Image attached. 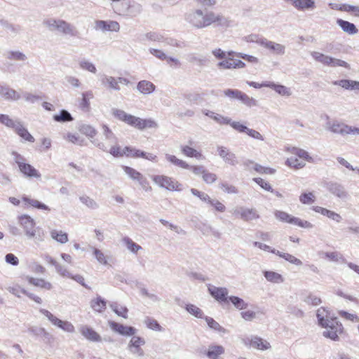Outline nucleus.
Masks as SVG:
<instances>
[{
    "label": "nucleus",
    "mask_w": 359,
    "mask_h": 359,
    "mask_svg": "<svg viewBox=\"0 0 359 359\" xmlns=\"http://www.w3.org/2000/svg\"><path fill=\"white\" fill-rule=\"evenodd\" d=\"M187 21L194 27L202 29L217 23V25L229 26V21L222 15L212 11L196 9L190 13L187 17Z\"/></svg>",
    "instance_id": "obj_1"
},
{
    "label": "nucleus",
    "mask_w": 359,
    "mask_h": 359,
    "mask_svg": "<svg viewBox=\"0 0 359 359\" xmlns=\"http://www.w3.org/2000/svg\"><path fill=\"white\" fill-rule=\"evenodd\" d=\"M20 224L24 229L25 236L28 239H32L39 245L44 241L45 233L41 228H35V222L28 215H22L19 217Z\"/></svg>",
    "instance_id": "obj_2"
},
{
    "label": "nucleus",
    "mask_w": 359,
    "mask_h": 359,
    "mask_svg": "<svg viewBox=\"0 0 359 359\" xmlns=\"http://www.w3.org/2000/svg\"><path fill=\"white\" fill-rule=\"evenodd\" d=\"M274 215L276 219L283 222L294 224L305 229H311L313 226L311 222L292 216L283 211L276 210Z\"/></svg>",
    "instance_id": "obj_3"
},
{
    "label": "nucleus",
    "mask_w": 359,
    "mask_h": 359,
    "mask_svg": "<svg viewBox=\"0 0 359 359\" xmlns=\"http://www.w3.org/2000/svg\"><path fill=\"white\" fill-rule=\"evenodd\" d=\"M39 312L44 315L53 325L57 326V327L60 328L65 332H69V333H73L75 331L74 326L69 321H64L56 316H55L53 314H52L49 311L41 309L39 310Z\"/></svg>",
    "instance_id": "obj_4"
},
{
    "label": "nucleus",
    "mask_w": 359,
    "mask_h": 359,
    "mask_svg": "<svg viewBox=\"0 0 359 359\" xmlns=\"http://www.w3.org/2000/svg\"><path fill=\"white\" fill-rule=\"evenodd\" d=\"M152 180L160 187L169 191H180L181 184L175 181L172 178L165 175H154Z\"/></svg>",
    "instance_id": "obj_5"
},
{
    "label": "nucleus",
    "mask_w": 359,
    "mask_h": 359,
    "mask_svg": "<svg viewBox=\"0 0 359 359\" xmlns=\"http://www.w3.org/2000/svg\"><path fill=\"white\" fill-rule=\"evenodd\" d=\"M323 187L331 194L339 198L345 199L348 196L344 186L337 182L325 181L323 182Z\"/></svg>",
    "instance_id": "obj_6"
},
{
    "label": "nucleus",
    "mask_w": 359,
    "mask_h": 359,
    "mask_svg": "<svg viewBox=\"0 0 359 359\" xmlns=\"http://www.w3.org/2000/svg\"><path fill=\"white\" fill-rule=\"evenodd\" d=\"M324 327L326 328V330L323 332V337L329 338L333 341L339 340V334L342 332L343 327L341 323H340L337 319L330 321L329 325Z\"/></svg>",
    "instance_id": "obj_7"
},
{
    "label": "nucleus",
    "mask_w": 359,
    "mask_h": 359,
    "mask_svg": "<svg viewBox=\"0 0 359 359\" xmlns=\"http://www.w3.org/2000/svg\"><path fill=\"white\" fill-rule=\"evenodd\" d=\"M233 214L235 216H240L241 219L245 222L252 221L259 217V215L255 209H249L243 207L234 209Z\"/></svg>",
    "instance_id": "obj_8"
},
{
    "label": "nucleus",
    "mask_w": 359,
    "mask_h": 359,
    "mask_svg": "<svg viewBox=\"0 0 359 359\" xmlns=\"http://www.w3.org/2000/svg\"><path fill=\"white\" fill-rule=\"evenodd\" d=\"M299 11H313L316 8L315 0H283Z\"/></svg>",
    "instance_id": "obj_9"
},
{
    "label": "nucleus",
    "mask_w": 359,
    "mask_h": 359,
    "mask_svg": "<svg viewBox=\"0 0 359 359\" xmlns=\"http://www.w3.org/2000/svg\"><path fill=\"white\" fill-rule=\"evenodd\" d=\"M262 48L267 50L271 54L276 55H283L286 52V47L285 45L270 41L265 39Z\"/></svg>",
    "instance_id": "obj_10"
},
{
    "label": "nucleus",
    "mask_w": 359,
    "mask_h": 359,
    "mask_svg": "<svg viewBox=\"0 0 359 359\" xmlns=\"http://www.w3.org/2000/svg\"><path fill=\"white\" fill-rule=\"evenodd\" d=\"M208 292L211 296L215 298L217 302L228 303V290L223 287H216L214 285H209Z\"/></svg>",
    "instance_id": "obj_11"
},
{
    "label": "nucleus",
    "mask_w": 359,
    "mask_h": 359,
    "mask_svg": "<svg viewBox=\"0 0 359 359\" xmlns=\"http://www.w3.org/2000/svg\"><path fill=\"white\" fill-rule=\"evenodd\" d=\"M57 32L71 37H79L80 34L79 31L74 25L64 20H61Z\"/></svg>",
    "instance_id": "obj_12"
},
{
    "label": "nucleus",
    "mask_w": 359,
    "mask_h": 359,
    "mask_svg": "<svg viewBox=\"0 0 359 359\" xmlns=\"http://www.w3.org/2000/svg\"><path fill=\"white\" fill-rule=\"evenodd\" d=\"M110 328L115 332L123 336H133L136 329L132 326H126L114 321H109Z\"/></svg>",
    "instance_id": "obj_13"
},
{
    "label": "nucleus",
    "mask_w": 359,
    "mask_h": 359,
    "mask_svg": "<svg viewBox=\"0 0 359 359\" xmlns=\"http://www.w3.org/2000/svg\"><path fill=\"white\" fill-rule=\"evenodd\" d=\"M79 330L81 335L88 341L93 342H100L102 341L101 336L92 327L88 325H81L79 327Z\"/></svg>",
    "instance_id": "obj_14"
},
{
    "label": "nucleus",
    "mask_w": 359,
    "mask_h": 359,
    "mask_svg": "<svg viewBox=\"0 0 359 359\" xmlns=\"http://www.w3.org/2000/svg\"><path fill=\"white\" fill-rule=\"evenodd\" d=\"M145 344V341L140 337L133 336L128 344L129 351L138 356L144 355V351L141 348V346Z\"/></svg>",
    "instance_id": "obj_15"
},
{
    "label": "nucleus",
    "mask_w": 359,
    "mask_h": 359,
    "mask_svg": "<svg viewBox=\"0 0 359 359\" xmlns=\"http://www.w3.org/2000/svg\"><path fill=\"white\" fill-rule=\"evenodd\" d=\"M112 115L118 120L126 123V124L132 126L134 121H137V116L132 114H127L122 109L113 108L111 109Z\"/></svg>",
    "instance_id": "obj_16"
},
{
    "label": "nucleus",
    "mask_w": 359,
    "mask_h": 359,
    "mask_svg": "<svg viewBox=\"0 0 359 359\" xmlns=\"http://www.w3.org/2000/svg\"><path fill=\"white\" fill-rule=\"evenodd\" d=\"M316 316L318 324L321 327H327L330 321L337 319V318H332L330 315V312L325 307H320L317 310Z\"/></svg>",
    "instance_id": "obj_17"
},
{
    "label": "nucleus",
    "mask_w": 359,
    "mask_h": 359,
    "mask_svg": "<svg viewBox=\"0 0 359 359\" xmlns=\"http://www.w3.org/2000/svg\"><path fill=\"white\" fill-rule=\"evenodd\" d=\"M217 149L219 156L223 158L225 163L231 165H235L238 163L236 155L231 152L226 147L218 146Z\"/></svg>",
    "instance_id": "obj_18"
},
{
    "label": "nucleus",
    "mask_w": 359,
    "mask_h": 359,
    "mask_svg": "<svg viewBox=\"0 0 359 359\" xmlns=\"http://www.w3.org/2000/svg\"><path fill=\"white\" fill-rule=\"evenodd\" d=\"M248 341L252 347L259 350L264 351L271 348L269 342L257 336H252L250 339L248 338L244 340L245 344H247Z\"/></svg>",
    "instance_id": "obj_19"
},
{
    "label": "nucleus",
    "mask_w": 359,
    "mask_h": 359,
    "mask_svg": "<svg viewBox=\"0 0 359 359\" xmlns=\"http://www.w3.org/2000/svg\"><path fill=\"white\" fill-rule=\"evenodd\" d=\"M0 28L5 30L7 34L11 36H15L21 31V26L8 22L7 20L0 19Z\"/></svg>",
    "instance_id": "obj_20"
},
{
    "label": "nucleus",
    "mask_w": 359,
    "mask_h": 359,
    "mask_svg": "<svg viewBox=\"0 0 359 359\" xmlns=\"http://www.w3.org/2000/svg\"><path fill=\"white\" fill-rule=\"evenodd\" d=\"M0 95L5 100L16 101L20 99V95L8 86L0 85Z\"/></svg>",
    "instance_id": "obj_21"
},
{
    "label": "nucleus",
    "mask_w": 359,
    "mask_h": 359,
    "mask_svg": "<svg viewBox=\"0 0 359 359\" xmlns=\"http://www.w3.org/2000/svg\"><path fill=\"white\" fill-rule=\"evenodd\" d=\"M19 169L20 172L27 177H35L37 179L41 177L40 172L29 163H25L22 165H20Z\"/></svg>",
    "instance_id": "obj_22"
},
{
    "label": "nucleus",
    "mask_w": 359,
    "mask_h": 359,
    "mask_svg": "<svg viewBox=\"0 0 359 359\" xmlns=\"http://www.w3.org/2000/svg\"><path fill=\"white\" fill-rule=\"evenodd\" d=\"M102 85L110 90H114L116 91L120 90V86L118 85V81L116 78L103 75L100 79Z\"/></svg>",
    "instance_id": "obj_23"
},
{
    "label": "nucleus",
    "mask_w": 359,
    "mask_h": 359,
    "mask_svg": "<svg viewBox=\"0 0 359 359\" xmlns=\"http://www.w3.org/2000/svg\"><path fill=\"white\" fill-rule=\"evenodd\" d=\"M336 22L341 27L343 32L350 35L355 34L358 32L356 26L352 22L342 19H337Z\"/></svg>",
    "instance_id": "obj_24"
},
{
    "label": "nucleus",
    "mask_w": 359,
    "mask_h": 359,
    "mask_svg": "<svg viewBox=\"0 0 359 359\" xmlns=\"http://www.w3.org/2000/svg\"><path fill=\"white\" fill-rule=\"evenodd\" d=\"M156 86L151 81L142 80L138 82L137 89L143 94H151L155 90Z\"/></svg>",
    "instance_id": "obj_25"
},
{
    "label": "nucleus",
    "mask_w": 359,
    "mask_h": 359,
    "mask_svg": "<svg viewBox=\"0 0 359 359\" xmlns=\"http://www.w3.org/2000/svg\"><path fill=\"white\" fill-rule=\"evenodd\" d=\"M332 83L335 86H339L346 90H359V81H356L341 79L339 81H334Z\"/></svg>",
    "instance_id": "obj_26"
},
{
    "label": "nucleus",
    "mask_w": 359,
    "mask_h": 359,
    "mask_svg": "<svg viewBox=\"0 0 359 359\" xmlns=\"http://www.w3.org/2000/svg\"><path fill=\"white\" fill-rule=\"evenodd\" d=\"M271 253L275 254V255L279 256L280 257L283 258L285 260H286V261L289 262L290 263L294 264L296 266H302V262L299 259L295 257L294 256H293L291 254L281 252L278 250H276L274 248L273 249V250H271Z\"/></svg>",
    "instance_id": "obj_27"
},
{
    "label": "nucleus",
    "mask_w": 359,
    "mask_h": 359,
    "mask_svg": "<svg viewBox=\"0 0 359 359\" xmlns=\"http://www.w3.org/2000/svg\"><path fill=\"white\" fill-rule=\"evenodd\" d=\"M27 279L29 284L33 285L36 287L43 288L47 290H50L53 287L52 284L50 282H48L42 278L27 277Z\"/></svg>",
    "instance_id": "obj_28"
},
{
    "label": "nucleus",
    "mask_w": 359,
    "mask_h": 359,
    "mask_svg": "<svg viewBox=\"0 0 359 359\" xmlns=\"http://www.w3.org/2000/svg\"><path fill=\"white\" fill-rule=\"evenodd\" d=\"M90 306L95 312L102 313L106 309L107 302L100 296H97L90 301Z\"/></svg>",
    "instance_id": "obj_29"
},
{
    "label": "nucleus",
    "mask_w": 359,
    "mask_h": 359,
    "mask_svg": "<svg viewBox=\"0 0 359 359\" xmlns=\"http://www.w3.org/2000/svg\"><path fill=\"white\" fill-rule=\"evenodd\" d=\"M269 88L274 90L277 93L282 96H290L292 95V91L290 88H287L281 84H276L273 82L269 81Z\"/></svg>",
    "instance_id": "obj_30"
},
{
    "label": "nucleus",
    "mask_w": 359,
    "mask_h": 359,
    "mask_svg": "<svg viewBox=\"0 0 359 359\" xmlns=\"http://www.w3.org/2000/svg\"><path fill=\"white\" fill-rule=\"evenodd\" d=\"M264 277L266 279L273 283H281L284 282V278L280 273L271 271H265L264 272Z\"/></svg>",
    "instance_id": "obj_31"
},
{
    "label": "nucleus",
    "mask_w": 359,
    "mask_h": 359,
    "mask_svg": "<svg viewBox=\"0 0 359 359\" xmlns=\"http://www.w3.org/2000/svg\"><path fill=\"white\" fill-rule=\"evenodd\" d=\"M347 130H348V125L343 123L334 122L330 126V130L331 132H332L333 133H336V134H340L341 135H347V132H346Z\"/></svg>",
    "instance_id": "obj_32"
},
{
    "label": "nucleus",
    "mask_w": 359,
    "mask_h": 359,
    "mask_svg": "<svg viewBox=\"0 0 359 359\" xmlns=\"http://www.w3.org/2000/svg\"><path fill=\"white\" fill-rule=\"evenodd\" d=\"M50 237L57 242L65 244L68 241V235L62 231L52 230L50 232Z\"/></svg>",
    "instance_id": "obj_33"
},
{
    "label": "nucleus",
    "mask_w": 359,
    "mask_h": 359,
    "mask_svg": "<svg viewBox=\"0 0 359 359\" xmlns=\"http://www.w3.org/2000/svg\"><path fill=\"white\" fill-rule=\"evenodd\" d=\"M182 153L188 157H195L197 159L203 158L201 152L189 146H182L181 147Z\"/></svg>",
    "instance_id": "obj_34"
},
{
    "label": "nucleus",
    "mask_w": 359,
    "mask_h": 359,
    "mask_svg": "<svg viewBox=\"0 0 359 359\" xmlns=\"http://www.w3.org/2000/svg\"><path fill=\"white\" fill-rule=\"evenodd\" d=\"M231 302L236 309L238 310H243L247 309L248 304L246 303L243 299L236 296H229L228 302Z\"/></svg>",
    "instance_id": "obj_35"
},
{
    "label": "nucleus",
    "mask_w": 359,
    "mask_h": 359,
    "mask_svg": "<svg viewBox=\"0 0 359 359\" xmlns=\"http://www.w3.org/2000/svg\"><path fill=\"white\" fill-rule=\"evenodd\" d=\"M60 21L61 19L47 18L43 20V25L50 32H57Z\"/></svg>",
    "instance_id": "obj_36"
},
{
    "label": "nucleus",
    "mask_w": 359,
    "mask_h": 359,
    "mask_svg": "<svg viewBox=\"0 0 359 359\" xmlns=\"http://www.w3.org/2000/svg\"><path fill=\"white\" fill-rule=\"evenodd\" d=\"M165 158L168 161L182 168L189 169L190 168V165L188 163L181 159L177 158L174 155L167 154H165Z\"/></svg>",
    "instance_id": "obj_37"
},
{
    "label": "nucleus",
    "mask_w": 359,
    "mask_h": 359,
    "mask_svg": "<svg viewBox=\"0 0 359 359\" xmlns=\"http://www.w3.org/2000/svg\"><path fill=\"white\" fill-rule=\"evenodd\" d=\"M53 119L56 122H67L73 120L71 114L65 109H62L59 114H55Z\"/></svg>",
    "instance_id": "obj_38"
},
{
    "label": "nucleus",
    "mask_w": 359,
    "mask_h": 359,
    "mask_svg": "<svg viewBox=\"0 0 359 359\" xmlns=\"http://www.w3.org/2000/svg\"><path fill=\"white\" fill-rule=\"evenodd\" d=\"M22 201L25 202L26 203H28L31 206L36 208L37 209L40 210H50V208L45 205L44 203L35 200V199H31L27 196L22 197Z\"/></svg>",
    "instance_id": "obj_39"
},
{
    "label": "nucleus",
    "mask_w": 359,
    "mask_h": 359,
    "mask_svg": "<svg viewBox=\"0 0 359 359\" xmlns=\"http://www.w3.org/2000/svg\"><path fill=\"white\" fill-rule=\"evenodd\" d=\"M109 306L112 311L118 316H121L124 318H128V309L126 306H119L116 302H112Z\"/></svg>",
    "instance_id": "obj_40"
},
{
    "label": "nucleus",
    "mask_w": 359,
    "mask_h": 359,
    "mask_svg": "<svg viewBox=\"0 0 359 359\" xmlns=\"http://www.w3.org/2000/svg\"><path fill=\"white\" fill-rule=\"evenodd\" d=\"M28 332L34 336L41 337L45 339H48L50 336V334L43 327H39L36 326L29 327L28 329Z\"/></svg>",
    "instance_id": "obj_41"
},
{
    "label": "nucleus",
    "mask_w": 359,
    "mask_h": 359,
    "mask_svg": "<svg viewBox=\"0 0 359 359\" xmlns=\"http://www.w3.org/2000/svg\"><path fill=\"white\" fill-rule=\"evenodd\" d=\"M19 119H12L7 114H0V123L4 125L7 128L13 129L18 122Z\"/></svg>",
    "instance_id": "obj_42"
},
{
    "label": "nucleus",
    "mask_w": 359,
    "mask_h": 359,
    "mask_svg": "<svg viewBox=\"0 0 359 359\" xmlns=\"http://www.w3.org/2000/svg\"><path fill=\"white\" fill-rule=\"evenodd\" d=\"M123 242L126 245L127 248L133 253H137L138 250L142 249V247L140 245L135 243L129 237H124L123 238Z\"/></svg>",
    "instance_id": "obj_43"
},
{
    "label": "nucleus",
    "mask_w": 359,
    "mask_h": 359,
    "mask_svg": "<svg viewBox=\"0 0 359 359\" xmlns=\"http://www.w3.org/2000/svg\"><path fill=\"white\" fill-rule=\"evenodd\" d=\"M185 309L191 315L195 316L198 318H203V311L198 308V306H195L194 304H187L185 306Z\"/></svg>",
    "instance_id": "obj_44"
},
{
    "label": "nucleus",
    "mask_w": 359,
    "mask_h": 359,
    "mask_svg": "<svg viewBox=\"0 0 359 359\" xmlns=\"http://www.w3.org/2000/svg\"><path fill=\"white\" fill-rule=\"evenodd\" d=\"M265 37L259 36L258 34H252L245 36L244 39L248 43H255L262 47L263 43L265 41Z\"/></svg>",
    "instance_id": "obj_45"
},
{
    "label": "nucleus",
    "mask_w": 359,
    "mask_h": 359,
    "mask_svg": "<svg viewBox=\"0 0 359 359\" xmlns=\"http://www.w3.org/2000/svg\"><path fill=\"white\" fill-rule=\"evenodd\" d=\"M325 65L330 66L332 67H343L345 68L349 67V65L346 62L341 60L340 59H337V58L330 57V56H329L328 60H327V63H326Z\"/></svg>",
    "instance_id": "obj_46"
},
{
    "label": "nucleus",
    "mask_w": 359,
    "mask_h": 359,
    "mask_svg": "<svg viewBox=\"0 0 359 359\" xmlns=\"http://www.w3.org/2000/svg\"><path fill=\"white\" fill-rule=\"evenodd\" d=\"M123 169L124 172L128 175V177L133 180L137 181L142 175L140 172L129 166L124 165L123 166Z\"/></svg>",
    "instance_id": "obj_47"
},
{
    "label": "nucleus",
    "mask_w": 359,
    "mask_h": 359,
    "mask_svg": "<svg viewBox=\"0 0 359 359\" xmlns=\"http://www.w3.org/2000/svg\"><path fill=\"white\" fill-rule=\"evenodd\" d=\"M325 257L333 262L340 261L341 263H347V260L337 252H325Z\"/></svg>",
    "instance_id": "obj_48"
},
{
    "label": "nucleus",
    "mask_w": 359,
    "mask_h": 359,
    "mask_svg": "<svg viewBox=\"0 0 359 359\" xmlns=\"http://www.w3.org/2000/svg\"><path fill=\"white\" fill-rule=\"evenodd\" d=\"M238 100L249 107H254L257 104V100L255 99L249 97L248 95L243 92L242 95L239 97Z\"/></svg>",
    "instance_id": "obj_49"
},
{
    "label": "nucleus",
    "mask_w": 359,
    "mask_h": 359,
    "mask_svg": "<svg viewBox=\"0 0 359 359\" xmlns=\"http://www.w3.org/2000/svg\"><path fill=\"white\" fill-rule=\"evenodd\" d=\"M7 58L12 60L25 61L27 60V56L20 51L11 50L8 53Z\"/></svg>",
    "instance_id": "obj_50"
},
{
    "label": "nucleus",
    "mask_w": 359,
    "mask_h": 359,
    "mask_svg": "<svg viewBox=\"0 0 359 359\" xmlns=\"http://www.w3.org/2000/svg\"><path fill=\"white\" fill-rule=\"evenodd\" d=\"M79 130L82 134H84L90 137H93L97 133L95 129L93 127L86 124L81 126Z\"/></svg>",
    "instance_id": "obj_51"
},
{
    "label": "nucleus",
    "mask_w": 359,
    "mask_h": 359,
    "mask_svg": "<svg viewBox=\"0 0 359 359\" xmlns=\"http://www.w3.org/2000/svg\"><path fill=\"white\" fill-rule=\"evenodd\" d=\"M144 323L146 324L148 328L151 329L153 330L161 331L162 330L161 326L159 325L157 320L151 318L147 317L144 319Z\"/></svg>",
    "instance_id": "obj_52"
},
{
    "label": "nucleus",
    "mask_w": 359,
    "mask_h": 359,
    "mask_svg": "<svg viewBox=\"0 0 359 359\" xmlns=\"http://www.w3.org/2000/svg\"><path fill=\"white\" fill-rule=\"evenodd\" d=\"M158 126V123L151 118H141L140 130H143L146 128H156Z\"/></svg>",
    "instance_id": "obj_53"
},
{
    "label": "nucleus",
    "mask_w": 359,
    "mask_h": 359,
    "mask_svg": "<svg viewBox=\"0 0 359 359\" xmlns=\"http://www.w3.org/2000/svg\"><path fill=\"white\" fill-rule=\"evenodd\" d=\"M316 197L312 192L303 193L299 196V201L302 204H311L315 201Z\"/></svg>",
    "instance_id": "obj_54"
},
{
    "label": "nucleus",
    "mask_w": 359,
    "mask_h": 359,
    "mask_svg": "<svg viewBox=\"0 0 359 359\" xmlns=\"http://www.w3.org/2000/svg\"><path fill=\"white\" fill-rule=\"evenodd\" d=\"M103 134L105 137L106 140H108L111 143H116L117 142V138L111 131V130L106 125L102 126Z\"/></svg>",
    "instance_id": "obj_55"
},
{
    "label": "nucleus",
    "mask_w": 359,
    "mask_h": 359,
    "mask_svg": "<svg viewBox=\"0 0 359 359\" xmlns=\"http://www.w3.org/2000/svg\"><path fill=\"white\" fill-rule=\"evenodd\" d=\"M81 202L85 204L90 209H97L98 208L97 203L92 198L87 196H83L79 198Z\"/></svg>",
    "instance_id": "obj_56"
},
{
    "label": "nucleus",
    "mask_w": 359,
    "mask_h": 359,
    "mask_svg": "<svg viewBox=\"0 0 359 359\" xmlns=\"http://www.w3.org/2000/svg\"><path fill=\"white\" fill-rule=\"evenodd\" d=\"M205 320L208 325V326L215 330L219 331V332H224V329L217 322L215 321L212 318L205 316Z\"/></svg>",
    "instance_id": "obj_57"
},
{
    "label": "nucleus",
    "mask_w": 359,
    "mask_h": 359,
    "mask_svg": "<svg viewBox=\"0 0 359 359\" xmlns=\"http://www.w3.org/2000/svg\"><path fill=\"white\" fill-rule=\"evenodd\" d=\"M287 164L295 169L302 168L305 165V163L299 161L296 157H291L287 160Z\"/></svg>",
    "instance_id": "obj_58"
},
{
    "label": "nucleus",
    "mask_w": 359,
    "mask_h": 359,
    "mask_svg": "<svg viewBox=\"0 0 359 359\" xmlns=\"http://www.w3.org/2000/svg\"><path fill=\"white\" fill-rule=\"evenodd\" d=\"M80 67L83 69L87 70L91 73H96V67L95 66L90 62L88 60H81L79 62Z\"/></svg>",
    "instance_id": "obj_59"
},
{
    "label": "nucleus",
    "mask_w": 359,
    "mask_h": 359,
    "mask_svg": "<svg viewBox=\"0 0 359 359\" xmlns=\"http://www.w3.org/2000/svg\"><path fill=\"white\" fill-rule=\"evenodd\" d=\"M109 152L114 157H122L126 156V151L125 148L121 149L119 146H113L109 149Z\"/></svg>",
    "instance_id": "obj_60"
},
{
    "label": "nucleus",
    "mask_w": 359,
    "mask_h": 359,
    "mask_svg": "<svg viewBox=\"0 0 359 359\" xmlns=\"http://www.w3.org/2000/svg\"><path fill=\"white\" fill-rule=\"evenodd\" d=\"M224 95L231 99L238 100L242 95V91L236 89H226L224 90Z\"/></svg>",
    "instance_id": "obj_61"
},
{
    "label": "nucleus",
    "mask_w": 359,
    "mask_h": 359,
    "mask_svg": "<svg viewBox=\"0 0 359 359\" xmlns=\"http://www.w3.org/2000/svg\"><path fill=\"white\" fill-rule=\"evenodd\" d=\"M93 254L98 262L104 265H107L108 264L107 259L101 250L94 248Z\"/></svg>",
    "instance_id": "obj_62"
},
{
    "label": "nucleus",
    "mask_w": 359,
    "mask_h": 359,
    "mask_svg": "<svg viewBox=\"0 0 359 359\" xmlns=\"http://www.w3.org/2000/svg\"><path fill=\"white\" fill-rule=\"evenodd\" d=\"M311 56L313 57V59L323 65H326V63H327V60H328V57L329 56L328 55H325L323 53H320L319 52H312L311 53Z\"/></svg>",
    "instance_id": "obj_63"
},
{
    "label": "nucleus",
    "mask_w": 359,
    "mask_h": 359,
    "mask_svg": "<svg viewBox=\"0 0 359 359\" xmlns=\"http://www.w3.org/2000/svg\"><path fill=\"white\" fill-rule=\"evenodd\" d=\"M7 290L17 297H20V294H24L26 292V290L22 288L20 285H18L7 287Z\"/></svg>",
    "instance_id": "obj_64"
}]
</instances>
